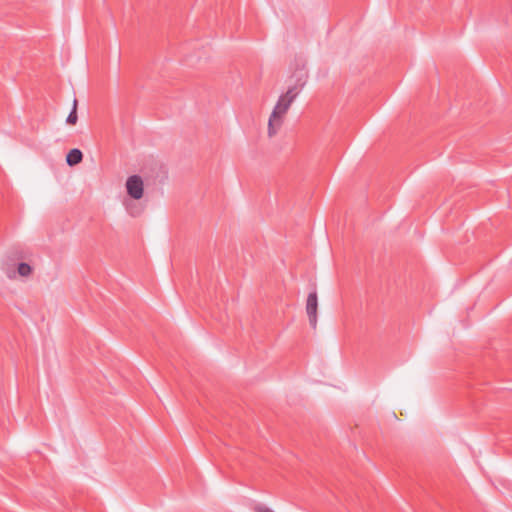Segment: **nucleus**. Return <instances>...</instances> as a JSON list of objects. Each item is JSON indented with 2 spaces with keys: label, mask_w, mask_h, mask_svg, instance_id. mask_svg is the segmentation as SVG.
Segmentation results:
<instances>
[{
  "label": "nucleus",
  "mask_w": 512,
  "mask_h": 512,
  "mask_svg": "<svg viewBox=\"0 0 512 512\" xmlns=\"http://www.w3.org/2000/svg\"><path fill=\"white\" fill-rule=\"evenodd\" d=\"M293 77L295 78V82L291 85L287 92L281 95L270 115L268 121V135L272 137L276 135L278 130L282 125V118L289 110L291 104L296 99L300 91L306 84L308 75L307 72L303 69L297 70Z\"/></svg>",
  "instance_id": "f257e3e1"
},
{
  "label": "nucleus",
  "mask_w": 512,
  "mask_h": 512,
  "mask_svg": "<svg viewBox=\"0 0 512 512\" xmlns=\"http://www.w3.org/2000/svg\"><path fill=\"white\" fill-rule=\"evenodd\" d=\"M127 194L135 200H139L143 197L144 184L143 180L139 175L129 176L126 180Z\"/></svg>",
  "instance_id": "f03ea898"
},
{
  "label": "nucleus",
  "mask_w": 512,
  "mask_h": 512,
  "mask_svg": "<svg viewBox=\"0 0 512 512\" xmlns=\"http://www.w3.org/2000/svg\"><path fill=\"white\" fill-rule=\"evenodd\" d=\"M317 308H318V297L317 292L314 290L308 294L306 301V312L309 318V323L313 329L317 325Z\"/></svg>",
  "instance_id": "7ed1b4c3"
},
{
  "label": "nucleus",
  "mask_w": 512,
  "mask_h": 512,
  "mask_svg": "<svg viewBox=\"0 0 512 512\" xmlns=\"http://www.w3.org/2000/svg\"><path fill=\"white\" fill-rule=\"evenodd\" d=\"M82 159H83V154L77 148L71 149L66 156V162L69 166H75V165L79 164L82 161Z\"/></svg>",
  "instance_id": "20e7f679"
},
{
  "label": "nucleus",
  "mask_w": 512,
  "mask_h": 512,
  "mask_svg": "<svg viewBox=\"0 0 512 512\" xmlns=\"http://www.w3.org/2000/svg\"><path fill=\"white\" fill-rule=\"evenodd\" d=\"M77 99H74L73 101V107H72V110L70 111L67 119H66V123L69 124V125H75L78 121V116H77Z\"/></svg>",
  "instance_id": "39448f33"
},
{
  "label": "nucleus",
  "mask_w": 512,
  "mask_h": 512,
  "mask_svg": "<svg viewBox=\"0 0 512 512\" xmlns=\"http://www.w3.org/2000/svg\"><path fill=\"white\" fill-rule=\"evenodd\" d=\"M18 273L20 276L27 277L31 274L32 268L28 263L22 262L18 265Z\"/></svg>",
  "instance_id": "423d86ee"
},
{
  "label": "nucleus",
  "mask_w": 512,
  "mask_h": 512,
  "mask_svg": "<svg viewBox=\"0 0 512 512\" xmlns=\"http://www.w3.org/2000/svg\"><path fill=\"white\" fill-rule=\"evenodd\" d=\"M252 510L253 512H274L272 509L262 503H254Z\"/></svg>",
  "instance_id": "0eeeda50"
},
{
  "label": "nucleus",
  "mask_w": 512,
  "mask_h": 512,
  "mask_svg": "<svg viewBox=\"0 0 512 512\" xmlns=\"http://www.w3.org/2000/svg\"><path fill=\"white\" fill-rule=\"evenodd\" d=\"M128 210H129L130 215H132V216H135V215H136V214H134V213H133L129 208H128Z\"/></svg>",
  "instance_id": "6e6552de"
}]
</instances>
